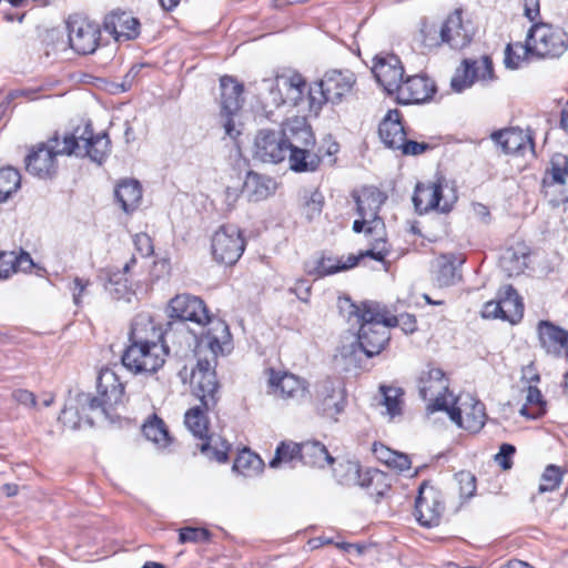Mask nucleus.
<instances>
[{"label": "nucleus", "instance_id": "obj_26", "mask_svg": "<svg viewBox=\"0 0 568 568\" xmlns=\"http://www.w3.org/2000/svg\"><path fill=\"white\" fill-rule=\"evenodd\" d=\"M538 336L540 345L547 354L558 357L565 353L568 357V331L550 322L541 321L538 324Z\"/></svg>", "mask_w": 568, "mask_h": 568}, {"label": "nucleus", "instance_id": "obj_19", "mask_svg": "<svg viewBox=\"0 0 568 568\" xmlns=\"http://www.w3.org/2000/svg\"><path fill=\"white\" fill-rule=\"evenodd\" d=\"M446 413L456 425L473 433L480 430L485 425V406L473 398L460 406L449 405Z\"/></svg>", "mask_w": 568, "mask_h": 568}, {"label": "nucleus", "instance_id": "obj_13", "mask_svg": "<svg viewBox=\"0 0 568 568\" xmlns=\"http://www.w3.org/2000/svg\"><path fill=\"white\" fill-rule=\"evenodd\" d=\"M308 88L305 79L297 72L280 74L268 87L272 103L275 106L282 104L297 105L303 101Z\"/></svg>", "mask_w": 568, "mask_h": 568}, {"label": "nucleus", "instance_id": "obj_3", "mask_svg": "<svg viewBox=\"0 0 568 568\" xmlns=\"http://www.w3.org/2000/svg\"><path fill=\"white\" fill-rule=\"evenodd\" d=\"M349 316L356 318L359 324L357 342L343 345L339 355L344 359L352 362L357 352H363L367 357L379 354L389 341V324L387 322V311L375 302H363L361 305H349Z\"/></svg>", "mask_w": 568, "mask_h": 568}, {"label": "nucleus", "instance_id": "obj_9", "mask_svg": "<svg viewBox=\"0 0 568 568\" xmlns=\"http://www.w3.org/2000/svg\"><path fill=\"white\" fill-rule=\"evenodd\" d=\"M70 146V155L80 158L88 156L93 162L101 164L110 152V140L106 133L93 134L91 126L85 125L81 133L77 129L74 133L64 135Z\"/></svg>", "mask_w": 568, "mask_h": 568}, {"label": "nucleus", "instance_id": "obj_2", "mask_svg": "<svg viewBox=\"0 0 568 568\" xmlns=\"http://www.w3.org/2000/svg\"><path fill=\"white\" fill-rule=\"evenodd\" d=\"M232 349V336L224 321H212L210 329L197 338V362L191 373V386L206 410L219 402V383L215 374L216 357Z\"/></svg>", "mask_w": 568, "mask_h": 568}, {"label": "nucleus", "instance_id": "obj_57", "mask_svg": "<svg viewBox=\"0 0 568 568\" xmlns=\"http://www.w3.org/2000/svg\"><path fill=\"white\" fill-rule=\"evenodd\" d=\"M16 252L0 253V278L6 280L16 273Z\"/></svg>", "mask_w": 568, "mask_h": 568}, {"label": "nucleus", "instance_id": "obj_36", "mask_svg": "<svg viewBox=\"0 0 568 568\" xmlns=\"http://www.w3.org/2000/svg\"><path fill=\"white\" fill-rule=\"evenodd\" d=\"M300 450V459L304 465L323 468L334 462L326 447L320 442L302 443Z\"/></svg>", "mask_w": 568, "mask_h": 568}, {"label": "nucleus", "instance_id": "obj_14", "mask_svg": "<svg viewBox=\"0 0 568 568\" xmlns=\"http://www.w3.org/2000/svg\"><path fill=\"white\" fill-rule=\"evenodd\" d=\"M314 404L320 414L336 418L346 406V394L342 382L326 378L315 386Z\"/></svg>", "mask_w": 568, "mask_h": 568}, {"label": "nucleus", "instance_id": "obj_61", "mask_svg": "<svg viewBox=\"0 0 568 568\" xmlns=\"http://www.w3.org/2000/svg\"><path fill=\"white\" fill-rule=\"evenodd\" d=\"M427 149L428 144L426 143H419L416 141L405 139L403 145H400L398 150H400L403 154L406 155H418L425 152Z\"/></svg>", "mask_w": 568, "mask_h": 568}, {"label": "nucleus", "instance_id": "obj_46", "mask_svg": "<svg viewBox=\"0 0 568 568\" xmlns=\"http://www.w3.org/2000/svg\"><path fill=\"white\" fill-rule=\"evenodd\" d=\"M383 404L387 409V414L393 418L402 413L403 390L398 387L382 386Z\"/></svg>", "mask_w": 568, "mask_h": 568}, {"label": "nucleus", "instance_id": "obj_16", "mask_svg": "<svg viewBox=\"0 0 568 568\" xmlns=\"http://www.w3.org/2000/svg\"><path fill=\"white\" fill-rule=\"evenodd\" d=\"M443 510L440 493L427 484L420 485L415 501V516L418 523L425 527L437 526Z\"/></svg>", "mask_w": 568, "mask_h": 568}, {"label": "nucleus", "instance_id": "obj_12", "mask_svg": "<svg viewBox=\"0 0 568 568\" xmlns=\"http://www.w3.org/2000/svg\"><path fill=\"white\" fill-rule=\"evenodd\" d=\"M419 395L428 402L427 412L448 410L449 402L447 399L448 381L439 368H429L422 372L418 378Z\"/></svg>", "mask_w": 568, "mask_h": 568}, {"label": "nucleus", "instance_id": "obj_38", "mask_svg": "<svg viewBox=\"0 0 568 568\" xmlns=\"http://www.w3.org/2000/svg\"><path fill=\"white\" fill-rule=\"evenodd\" d=\"M290 168L295 172H313L321 162V158L311 151V148H301L288 151Z\"/></svg>", "mask_w": 568, "mask_h": 568}, {"label": "nucleus", "instance_id": "obj_25", "mask_svg": "<svg viewBox=\"0 0 568 568\" xmlns=\"http://www.w3.org/2000/svg\"><path fill=\"white\" fill-rule=\"evenodd\" d=\"M281 133L285 139L287 151L313 148L315 139L311 126L304 118L295 116L285 121L281 128Z\"/></svg>", "mask_w": 568, "mask_h": 568}, {"label": "nucleus", "instance_id": "obj_22", "mask_svg": "<svg viewBox=\"0 0 568 568\" xmlns=\"http://www.w3.org/2000/svg\"><path fill=\"white\" fill-rule=\"evenodd\" d=\"M69 43L79 54L93 53L100 40V29L85 20L69 23Z\"/></svg>", "mask_w": 568, "mask_h": 568}, {"label": "nucleus", "instance_id": "obj_5", "mask_svg": "<svg viewBox=\"0 0 568 568\" xmlns=\"http://www.w3.org/2000/svg\"><path fill=\"white\" fill-rule=\"evenodd\" d=\"M355 74L349 70H329L308 88L310 110L317 114L325 103L339 104L353 92Z\"/></svg>", "mask_w": 568, "mask_h": 568}, {"label": "nucleus", "instance_id": "obj_40", "mask_svg": "<svg viewBox=\"0 0 568 568\" xmlns=\"http://www.w3.org/2000/svg\"><path fill=\"white\" fill-rule=\"evenodd\" d=\"M264 468V462L261 457L250 449H243L239 453L233 464V470L244 477L258 475Z\"/></svg>", "mask_w": 568, "mask_h": 568}, {"label": "nucleus", "instance_id": "obj_4", "mask_svg": "<svg viewBox=\"0 0 568 568\" xmlns=\"http://www.w3.org/2000/svg\"><path fill=\"white\" fill-rule=\"evenodd\" d=\"M170 317L175 321L169 322L166 328L178 324L183 325L184 331H175V344L182 347L183 344L190 346V339L192 338L185 322H192L202 327V332L206 333L210 329L212 321H222L221 318L209 315L204 302L194 295L179 294L170 301L169 304ZM201 336H199L200 338Z\"/></svg>", "mask_w": 568, "mask_h": 568}, {"label": "nucleus", "instance_id": "obj_6", "mask_svg": "<svg viewBox=\"0 0 568 568\" xmlns=\"http://www.w3.org/2000/svg\"><path fill=\"white\" fill-rule=\"evenodd\" d=\"M527 38L530 57L536 59H558L568 50V33L546 22L531 26Z\"/></svg>", "mask_w": 568, "mask_h": 568}, {"label": "nucleus", "instance_id": "obj_54", "mask_svg": "<svg viewBox=\"0 0 568 568\" xmlns=\"http://www.w3.org/2000/svg\"><path fill=\"white\" fill-rule=\"evenodd\" d=\"M526 403L534 408V415H542L546 412V403L541 392L536 386L527 387Z\"/></svg>", "mask_w": 568, "mask_h": 568}, {"label": "nucleus", "instance_id": "obj_45", "mask_svg": "<svg viewBox=\"0 0 568 568\" xmlns=\"http://www.w3.org/2000/svg\"><path fill=\"white\" fill-rule=\"evenodd\" d=\"M529 55L530 50H528V38L526 37L525 44L521 42L507 44L505 49L504 63L506 68L515 70L518 69Z\"/></svg>", "mask_w": 568, "mask_h": 568}, {"label": "nucleus", "instance_id": "obj_37", "mask_svg": "<svg viewBox=\"0 0 568 568\" xmlns=\"http://www.w3.org/2000/svg\"><path fill=\"white\" fill-rule=\"evenodd\" d=\"M528 253L524 246L507 248L500 257V266L508 274H521L527 267Z\"/></svg>", "mask_w": 568, "mask_h": 568}, {"label": "nucleus", "instance_id": "obj_15", "mask_svg": "<svg viewBox=\"0 0 568 568\" xmlns=\"http://www.w3.org/2000/svg\"><path fill=\"white\" fill-rule=\"evenodd\" d=\"M357 213L363 219H371V225L365 232L375 234L376 237H384V222L378 212L386 201V195L376 187H364L358 195H355Z\"/></svg>", "mask_w": 568, "mask_h": 568}, {"label": "nucleus", "instance_id": "obj_41", "mask_svg": "<svg viewBox=\"0 0 568 568\" xmlns=\"http://www.w3.org/2000/svg\"><path fill=\"white\" fill-rule=\"evenodd\" d=\"M301 444L293 442H282L276 450L274 457L270 460L271 468H280L284 465L291 468L295 467L300 459Z\"/></svg>", "mask_w": 568, "mask_h": 568}, {"label": "nucleus", "instance_id": "obj_10", "mask_svg": "<svg viewBox=\"0 0 568 568\" xmlns=\"http://www.w3.org/2000/svg\"><path fill=\"white\" fill-rule=\"evenodd\" d=\"M221 89V120L225 134L231 139L240 135L241 131L236 128L235 116L243 103V85L234 78L224 75L220 80Z\"/></svg>", "mask_w": 568, "mask_h": 568}, {"label": "nucleus", "instance_id": "obj_33", "mask_svg": "<svg viewBox=\"0 0 568 568\" xmlns=\"http://www.w3.org/2000/svg\"><path fill=\"white\" fill-rule=\"evenodd\" d=\"M275 183L272 179L248 172L243 183L242 192L250 202H260L267 199L274 191Z\"/></svg>", "mask_w": 568, "mask_h": 568}, {"label": "nucleus", "instance_id": "obj_23", "mask_svg": "<svg viewBox=\"0 0 568 568\" xmlns=\"http://www.w3.org/2000/svg\"><path fill=\"white\" fill-rule=\"evenodd\" d=\"M473 32L469 23H464L462 11L456 10L440 27V40L452 49L459 50L471 41Z\"/></svg>", "mask_w": 568, "mask_h": 568}, {"label": "nucleus", "instance_id": "obj_32", "mask_svg": "<svg viewBox=\"0 0 568 568\" xmlns=\"http://www.w3.org/2000/svg\"><path fill=\"white\" fill-rule=\"evenodd\" d=\"M98 392L110 410L122 402L124 387L118 382L116 375L106 369L99 375Z\"/></svg>", "mask_w": 568, "mask_h": 568}, {"label": "nucleus", "instance_id": "obj_34", "mask_svg": "<svg viewBox=\"0 0 568 568\" xmlns=\"http://www.w3.org/2000/svg\"><path fill=\"white\" fill-rule=\"evenodd\" d=\"M114 195L121 209L129 213L139 206L142 200V187L136 180H122L118 183Z\"/></svg>", "mask_w": 568, "mask_h": 568}, {"label": "nucleus", "instance_id": "obj_39", "mask_svg": "<svg viewBox=\"0 0 568 568\" xmlns=\"http://www.w3.org/2000/svg\"><path fill=\"white\" fill-rule=\"evenodd\" d=\"M135 263V258L132 257L129 262H126L122 270H118L114 272H110L108 275V282L105 284V290L114 297V298H124L129 293V280L126 277V273L130 271L131 266Z\"/></svg>", "mask_w": 568, "mask_h": 568}, {"label": "nucleus", "instance_id": "obj_11", "mask_svg": "<svg viewBox=\"0 0 568 568\" xmlns=\"http://www.w3.org/2000/svg\"><path fill=\"white\" fill-rule=\"evenodd\" d=\"M245 248L242 232L235 225H222L212 236L211 250L213 258L225 265H233Z\"/></svg>", "mask_w": 568, "mask_h": 568}, {"label": "nucleus", "instance_id": "obj_53", "mask_svg": "<svg viewBox=\"0 0 568 568\" xmlns=\"http://www.w3.org/2000/svg\"><path fill=\"white\" fill-rule=\"evenodd\" d=\"M339 271H345V266L341 265V261H336L332 257H322L317 261V265L314 273L318 277L335 274Z\"/></svg>", "mask_w": 568, "mask_h": 568}, {"label": "nucleus", "instance_id": "obj_30", "mask_svg": "<svg viewBox=\"0 0 568 568\" xmlns=\"http://www.w3.org/2000/svg\"><path fill=\"white\" fill-rule=\"evenodd\" d=\"M379 136L383 143L394 150L403 145L406 133L400 122V113L397 110H389L378 128Z\"/></svg>", "mask_w": 568, "mask_h": 568}, {"label": "nucleus", "instance_id": "obj_51", "mask_svg": "<svg viewBox=\"0 0 568 568\" xmlns=\"http://www.w3.org/2000/svg\"><path fill=\"white\" fill-rule=\"evenodd\" d=\"M420 37L422 43L426 49H433L444 43L440 40V29H437L432 24L423 23L420 28Z\"/></svg>", "mask_w": 568, "mask_h": 568}, {"label": "nucleus", "instance_id": "obj_49", "mask_svg": "<svg viewBox=\"0 0 568 568\" xmlns=\"http://www.w3.org/2000/svg\"><path fill=\"white\" fill-rule=\"evenodd\" d=\"M324 205V196L320 191H313L310 196L306 197L303 212L307 220L312 221L313 219L320 216L322 213Z\"/></svg>", "mask_w": 568, "mask_h": 568}, {"label": "nucleus", "instance_id": "obj_31", "mask_svg": "<svg viewBox=\"0 0 568 568\" xmlns=\"http://www.w3.org/2000/svg\"><path fill=\"white\" fill-rule=\"evenodd\" d=\"M270 384L273 387L274 393L283 398L301 400L306 397V382L293 374L284 373L278 376L272 374Z\"/></svg>", "mask_w": 568, "mask_h": 568}, {"label": "nucleus", "instance_id": "obj_8", "mask_svg": "<svg viewBox=\"0 0 568 568\" xmlns=\"http://www.w3.org/2000/svg\"><path fill=\"white\" fill-rule=\"evenodd\" d=\"M69 148L67 140H60L57 135L44 143H39L26 156V170L42 179L51 178L57 172V156L70 155Z\"/></svg>", "mask_w": 568, "mask_h": 568}, {"label": "nucleus", "instance_id": "obj_62", "mask_svg": "<svg viewBox=\"0 0 568 568\" xmlns=\"http://www.w3.org/2000/svg\"><path fill=\"white\" fill-rule=\"evenodd\" d=\"M13 399L27 407H36L37 406V399L36 395L32 392H29L27 389H17L12 393Z\"/></svg>", "mask_w": 568, "mask_h": 568}, {"label": "nucleus", "instance_id": "obj_27", "mask_svg": "<svg viewBox=\"0 0 568 568\" xmlns=\"http://www.w3.org/2000/svg\"><path fill=\"white\" fill-rule=\"evenodd\" d=\"M104 29L116 41H128L135 39L140 34V22L126 12H115L105 18Z\"/></svg>", "mask_w": 568, "mask_h": 568}, {"label": "nucleus", "instance_id": "obj_1", "mask_svg": "<svg viewBox=\"0 0 568 568\" xmlns=\"http://www.w3.org/2000/svg\"><path fill=\"white\" fill-rule=\"evenodd\" d=\"M175 331H184L183 325L162 332L148 313L138 314L131 324L130 344L122 355V364L135 374L156 372L165 363L168 344H175Z\"/></svg>", "mask_w": 568, "mask_h": 568}, {"label": "nucleus", "instance_id": "obj_20", "mask_svg": "<svg viewBox=\"0 0 568 568\" xmlns=\"http://www.w3.org/2000/svg\"><path fill=\"white\" fill-rule=\"evenodd\" d=\"M435 93L434 82L424 75H413L403 79L394 92L398 103L410 104L422 103L432 98Z\"/></svg>", "mask_w": 568, "mask_h": 568}, {"label": "nucleus", "instance_id": "obj_56", "mask_svg": "<svg viewBox=\"0 0 568 568\" xmlns=\"http://www.w3.org/2000/svg\"><path fill=\"white\" fill-rule=\"evenodd\" d=\"M516 453V448L511 444H501L499 452L495 456L496 463L505 470L513 466L511 457Z\"/></svg>", "mask_w": 568, "mask_h": 568}, {"label": "nucleus", "instance_id": "obj_17", "mask_svg": "<svg viewBox=\"0 0 568 568\" xmlns=\"http://www.w3.org/2000/svg\"><path fill=\"white\" fill-rule=\"evenodd\" d=\"M287 145L281 130H260L254 141V158L265 163H280L287 155Z\"/></svg>", "mask_w": 568, "mask_h": 568}, {"label": "nucleus", "instance_id": "obj_55", "mask_svg": "<svg viewBox=\"0 0 568 568\" xmlns=\"http://www.w3.org/2000/svg\"><path fill=\"white\" fill-rule=\"evenodd\" d=\"M394 321L395 323H390L389 327L399 326L404 333L412 334L416 331V318L410 314H400L399 316H392L387 313V322Z\"/></svg>", "mask_w": 568, "mask_h": 568}, {"label": "nucleus", "instance_id": "obj_24", "mask_svg": "<svg viewBox=\"0 0 568 568\" xmlns=\"http://www.w3.org/2000/svg\"><path fill=\"white\" fill-rule=\"evenodd\" d=\"M463 65V77L456 75L452 79V87L457 92L470 87L475 80L493 78V63L487 55L478 60H464Z\"/></svg>", "mask_w": 568, "mask_h": 568}, {"label": "nucleus", "instance_id": "obj_29", "mask_svg": "<svg viewBox=\"0 0 568 568\" xmlns=\"http://www.w3.org/2000/svg\"><path fill=\"white\" fill-rule=\"evenodd\" d=\"M491 139L500 145L505 153H524L527 149L534 150L532 138L529 132L519 128H510L494 132Z\"/></svg>", "mask_w": 568, "mask_h": 568}, {"label": "nucleus", "instance_id": "obj_59", "mask_svg": "<svg viewBox=\"0 0 568 568\" xmlns=\"http://www.w3.org/2000/svg\"><path fill=\"white\" fill-rule=\"evenodd\" d=\"M133 243L141 256L146 257L153 253L152 240L146 233L135 234Z\"/></svg>", "mask_w": 568, "mask_h": 568}, {"label": "nucleus", "instance_id": "obj_7", "mask_svg": "<svg viewBox=\"0 0 568 568\" xmlns=\"http://www.w3.org/2000/svg\"><path fill=\"white\" fill-rule=\"evenodd\" d=\"M205 410L206 409L202 406V404L189 409L185 413V426L195 437L201 439L205 438V442L200 445V450L202 454H204L210 459L224 463L227 460L230 445L220 436H206L209 422L205 415Z\"/></svg>", "mask_w": 568, "mask_h": 568}, {"label": "nucleus", "instance_id": "obj_21", "mask_svg": "<svg viewBox=\"0 0 568 568\" xmlns=\"http://www.w3.org/2000/svg\"><path fill=\"white\" fill-rule=\"evenodd\" d=\"M413 202L419 214L427 213L430 210L448 212L452 207V201L443 196L442 185L434 182L417 183Z\"/></svg>", "mask_w": 568, "mask_h": 568}, {"label": "nucleus", "instance_id": "obj_58", "mask_svg": "<svg viewBox=\"0 0 568 568\" xmlns=\"http://www.w3.org/2000/svg\"><path fill=\"white\" fill-rule=\"evenodd\" d=\"M79 403L82 408L88 407L90 410L101 409L103 413H108L109 410L101 395L91 396L90 394H81L79 396Z\"/></svg>", "mask_w": 568, "mask_h": 568}, {"label": "nucleus", "instance_id": "obj_35", "mask_svg": "<svg viewBox=\"0 0 568 568\" xmlns=\"http://www.w3.org/2000/svg\"><path fill=\"white\" fill-rule=\"evenodd\" d=\"M501 320L513 324L519 322L524 315V304L520 296L511 286H505L499 292Z\"/></svg>", "mask_w": 568, "mask_h": 568}, {"label": "nucleus", "instance_id": "obj_50", "mask_svg": "<svg viewBox=\"0 0 568 568\" xmlns=\"http://www.w3.org/2000/svg\"><path fill=\"white\" fill-rule=\"evenodd\" d=\"M459 486L460 497L464 499L471 498L476 493V477L467 470H462L455 475Z\"/></svg>", "mask_w": 568, "mask_h": 568}, {"label": "nucleus", "instance_id": "obj_42", "mask_svg": "<svg viewBox=\"0 0 568 568\" xmlns=\"http://www.w3.org/2000/svg\"><path fill=\"white\" fill-rule=\"evenodd\" d=\"M144 436L159 445L160 447H166L171 443V437L165 427V424L158 416H153L149 422L143 425Z\"/></svg>", "mask_w": 568, "mask_h": 568}, {"label": "nucleus", "instance_id": "obj_60", "mask_svg": "<svg viewBox=\"0 0 568 568\" xmlns=\"http://www.w3.org/2000/svg\"><path fill=\"white\" fill-rule=\"evenodd\" d=\"M373 453L378 460L389 467L397 452L392 450L383 444H374Z\"/></svg>", "mask_w": 568, "mask_h": 568}, {"label": "nucleus", "instance_id": "obj_64", "mask_svg": "<svg viewBox=\"0 0 568 568\" xmlns=\"http://www.w3.org/2000/svg\"><path fill=\"white\" fill-rule=\"evenodd\" d=\"M90 285V281L75 277L73 280V286L70 287L73 295V302L75 305H80L81 297L87 293V288Z\"/></svg>", "mask_w": 568, "mask_h": 568}, {"label": "nucleus", "instance_id": "obj_52", "mask_svg": "<svg viewBox=\"0 0 568 568\" xmlns=\"http://www.w3.org/2000/svg\"><path fill=\"white\" fill-rule=\"evenodd\" d=\"M210 538V532L205 528L184 527L180 530L179 541L186 542H202Z\"/></svg>", "mask_w": 568, "mask_h": 568}, {"label": "nucleus", "instance_id": "obj_28", "mask_svg": "<svg viewBox=\"0 0 568 568\" xmlns=\"http://www.w3.org/2000/svg\"><path fill=\"white\" fill-rule=\"evenodd\" d=\"M462 256L444 254L436 258L433 265V281L438 287H448L460 280L457 267L464 263Z\"/></svg>", "mask_w": 568, "mask_h": 568}, {"label": "nucleus", "instance_id": "obj_18", "mask_svg": "<svg viewBox=\"0 0 568 568\" xmlns=\"http://www.w3.org/2000/svg\"><path fill=\"white\" fill-rule=\"evenodd\" d=\"M372 72L378 84L388 94H394L404 79V67L395 54H378L374 58Z\"/></svg>", "mask_w": 568, "mask_h": 568}, {"label": "nucleus", "instance_id": "obj_47", "mask_svg": "<svg viewBox=\"0 0 568 568\" xmlns=\"http://www.w3.org/2000/svg\"><path fill=\"white\" fill-rule=\"evenodd\" d=\"M568 176V156L564 154H555L551 159V168L548 171V178L544 180V183H548V179H551L552 183L564 184Z\"/></svg>", "mask_w": 568, "mask_h": 568}, {"label": "nucleus", "instance_id": "obj_63", "mask_svg": "<svg viewBox=\"0 0 568 568\" xmlns=\"http://www.w3.org/2000/svg\"><path fill=\"white\" fill-rule=\"evenodd\" d=\"M16 273L17 272H29L34 266L33 260L30 254L21 251L20 253H16Z\"/></svg>", "mask_w": 568, "mask_h": 568}, {"label": "nucleus", "instance_id": "obj_43", "mask_svg": "<svg viewBox=\"0 0 568 568\" xmlns=\"http://www.w3.org/2000/svg\"><path fill=\"white\" fill-rule=\"evenodd\" d=\"M388 248L386 247V242L384 237H375L374 243L372 244V247L366 250L365 252H361L358 255L351 254L347 257V261L342 263V266H345V270H348L351 267H354L357 265L358 261L363 257H372L375 261L382 262L384 261L385 256L388 254Z\"/></svg>", "mask_w": 568, "mask_h": 568}, {"label": "nucleus", "instance_id": "obj_44", "mask_svg": "<svg viewBox=\"0 0 568 568\" xmlns=\"http://www.w3.org/2000/svg\"><path fill=\"white\" fill-rule=\"evenodd\" d=\"M21 183V176L18 170L11 166L0 169V203L6 202L16 193Z\"/></svg>", "mask_w": 568, "mask_h": 568}, {"label": "nucleus", "instance_id": "obj_48", "mask_svg": "<svg viewBox=\"0 0 568 568\" xmlns=\"http://www.w3.org/2000/svg\"><path fill=\"white\" fill-rule=\"evenodd\" d=\"M562 480V471L558 466L549 465L540 477L539 493L554 491Z\"/></svg>", "mask_w": 568, "mask_h": 568}]
</instances>
